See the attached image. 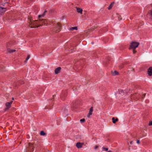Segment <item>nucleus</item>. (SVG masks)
Here are the masks:
<instances>
[{"label": "nucleus", "instance_id": "bb28decb", "mask_svg": "<svg viewBox=\"0 0 152 152\" xmlns=\"http://www.w3.org/2000/svg\"><path fill=\"white\" fill-rule=\"evenodd\" d=\"M148 125L149 126H152V121L149 122Z\"/></svg>", "mask_w": 152, "mask_h": 152}, {"label": "nucleus", "instance_id": "c9c22d12", "mask_svg": "<svg viewBox=\"0 0 152 152\" xmlns=\"http://www.w3.org/2000/svg\"><path fill=\"white\" fill-rule=\"evenodd\" d=\"M2 5L3 6H4V4H3H3H2Z\"/></svg>", "mask_w": 152, "mask_h": 152}, {"label": "nucleus", "instance_id": "f8f14e48", "mask_svg": "<svg viewBox=\"0 0 152 152\" xmlns=\"http://www.w3.org/2000/svg\"><path fill=\"white\" fill-rule=\"evenodd\" d=\"M93 111V107H91L90 109L89 113L88 115V116L89 115H91L92 114V113Z\"/></svg>", "mask_w": 152, "mask_h": 152}, {"label": "nucleus", "instance_id": "0eeeda50", "mask_svg": "<svg viewBox=\"0 0 152 152\" xmlns=\"http://www.w3.org/2000/svg\"><path fill=\"white\" fill-rule=\"evenodd\" d=\"M61 68L60 67H58L56 68L55 70V73L56 74H57L59 73L60 72Z\"/></svg>", "mask_w": 152, "mask_h": 152}, {"label": "nucleus", "instance_id": "f03ea898", "mask_svg": "<svg viewBox=\"0 0 152 152\" xmlns=\"http://www.w3.org/2000/svg\"><path fill=\"white\" fill-rule=\"evenodd\" d=\"M61 26L59 23H57L56 25H54V28L52 29V31L57 33L59 32L61 30Z\"/></svg>", "mask_w": 152, "mask_h": 152}, {"label": "nucleus", "instance_id": "a211bd4d", "mask_svg": "<svg viewBox=\"0 0 152 152\" xmlns=\"http://www.w3.org/2000/svg\"><path fill=\"white\" fill-rule=\"evenodd\" d=\"M30 57V56L29 55H28L26 58L25 60V63H26L27 62V61L29 58Z\"/></svg>", "mask_w": 152, "mask_h": 152}, {"label": "nucleus", "instance_id": "39448f33", "mask_svg": "<svg viewBox=\"0 0 152 152\" xmlns=\"http://www.w3.org/2000/svg\"><path fill=\"white\" fill-rule=\"evenodd\" d=\"M139 45V43L135 42H132L131 43L129 49H135L137 48Z\"/></svg>", "mask_w": 152, "mask_h": 152}, {"label": "nucleus", "instance_id": "412c9836", "mask_svg": "<svg viewBox=\"0 0 152 152\" xmlns=\"http://www.w3.org/2000/svg\"><path fill=\"white\" fill-rule=\"evenodd\" d=\"M40 135H45V133L43 131H41L40 132Z\"/></svg>", "mask_w": 152, "mask_h": 152}, {"label": "nucleus", "instance_id": "b1692460", "mask_svg": "<svg viewBox=\"0 0 152 152\" xmlns=\"http://www.w3.org/2000/svg\"><path fill=\"white\" fill-rule=\"evenodd\" d=\"M148 14H150L151 16H152V10H150L148 12Z\"/></svg>", "mask_w": 152, "mask_h": 152}, {"label": "nucleus", "instance_id": "4468645a", "mask_svg": "<svg viewBox=\"0 0 152 152\" xmlns=\"http://www.w3.org/2000/svg\"><path fill=\"white\" fill-rule=\"evenodd\" d=\"M47 12L46 11H45L43 14L41 15H38V18H41V17H43L45 15V13Z\"/></svg>", "mask_w": 152, "mask_h": 152}, {"label": "nucleus", "instance_id": "473e14b6", "mask_svg": "<svg viewBox=\"0 0 152 152\" xmlns=\"http://www.w3.org/2000/svg\"><path fill=\"white\" fill-rule=\"evenodd\" d=\"M107 152H111V151H107Z\"/></svg>", "mask_w": 152, "mask_h": 152}, {"label": "nucleus", "instance_id": "cd10ccee", "mask_svg": "<svg viewBox=\"0 0 152 152\" xmlns=\"http://www.w3.org/2000/svg\"><path fill=\"white\" fill-rule=\"evenodd\" d=\"M137 143L138 144H140V140H137Z\"/></svg>", "mask_w": 152, "mask_h": 152}, {"label": "nucleus", "instance_id": "aec40b11", "mask_svg": "<svg viewBox=\"0 0 152 152\" xmlns=\"http://www.w3.org/2000/svg\"><path fill=\"white\" fill-rule=\"evenodd\" d=\"M80 122L81 123H83L85 122V119H80Z\"/></svg>", "mask_w": 152, "mask_h": 152}, {"label": "nucleus", "instance_id": "393cba45", "mask_svg": "<svg viewBox=\"0 0 152 152\" xmlns=\"http://www.w3.org/2000/svg\"><path fill=\"white\" fill-rule=\"evenodd\" d=\"M71 29H72V30H74V29L77 30V27H76V26L74 27H72L71 28Z\"/></svg>", "mask_w": 152, "mask_h": 152}, {"label": "nucleus", "instance_id": "ddd939ff", "mask_svg": "<svg viewBox=\"0 0 152 152\" xmlns=\"http://www.w3.org/2000/svg\"><path fill=\"white\" fill-rule=\"evenodd\" d=\"M76 8L77 9V11L78 12L80 13L81 14H82L83 12V10L82 9L79 8H77V7H76Z\"/></svg>", "mask_w": 152, "mask_h": 152}, {"label": "nucleus", "instance_id": "f704fd0d", "mask_svg": "<svg viewBox=\"0 0 152 152\" xmlns=\"http://www.w3.org/2000/svg\"><path fill=\"white\" fill-rule=\"evenodd\" d=\"M12 100H14V98H12Z\"/></svg>", "mask_w": 152, "mask_h": 152}, {"label": "nucleus", "instance_id": "6e6552de", "mask_svg": "<svg viewBox=\"0 0 152 152\" xmlns=\"http://www.w3.org/2000/svg\"><path fill=\"white\" fill-rule=\"evenodd\" d=\"M148 73L150 76L152 75V67H150L148 69Z\"/></svg>", "mask_w": 152, "mask_h": 152}, {"label": "nucleus", "instance_id": "2f4dec72", "mask_svg": "<svg viewBox=\"0 0 152 152\" xmlns=\"http://www.w3.org/2000/svg\"><path fill=\"white\" fill-rule=\"evenodd\" d=\"M12 101H11L10 102H9V103H11V104H12Z\"/></svg>", "mask_w": 152, "mask_h": 152}, {"label": "nucleus", "instance_id": "9b49d317", "mask_svg": "<svg viewBox=\"0 0 152 152\" xmlns=\"http://www.w3.org/2000/svg\"><path fill=\"white\" fill-rule=\"evenodd\" d=\"M67 95V93L66 91H64L62 93L61 95V97L62 98H65L66 96Z\"/></svg>", "mask_w": 152, "mask_h": 152}, {"label": "nucleus", "instance_id": "72a5a7b5", "mask_svg": "<svg viewBox=\"0 0 152 152\" xmlns=\"http://www.w3.org/2000/svg\"><path fill=\"white\" fill-rule=\"evenodd\" d=\"M57 23H56V24H55V23H54V25H56V24H57Z\"/></svg>", "mask_w": 152, "mask_h": 152}, {"label": "nucleus", "instance_id": "c756f323", "mask_svg": "<svg viewBox=\"0 0 152 152\" xmlns=\"http://www.w3.org/2000/svg\"><path fill=\"white\" fill-rule=\"evenodd\" d=\"M130 143L131 144H132V141H131Z\"/></svg>", "mask_w": 152, "mask_h": 152}, {"label": "nucleus", "instance_id": "2eb2a0df", "mask_svg": "<svg viewBox=\"0 0 152 152\" xmlns=\"http://www.w3.org/2000/svg\"><path fill=\"white\" fill-rule=\"evenodd\" d=\"M112 120H113V122L114 124L118 120V118H116L115 119V118L113 117L112 118Z\"/></svg>", "mask_w": 152, "mask_h": 152}, {"label": "nucleus", "instance_id": "7ed1b4c3", "mask_svg": "<svg viewBox=\"0 0 152 152\" xmlns=\"http://www.w3.org/2000/svg\"><path fill=\"white\" fill-rule=\"evenodd\" d=\"M35 145L31 143H29L28 147L26 148L27 152H33L34 150V147Z\"/></svg>", "mask_w": 152, "mask_h": 152}, {"label": "nucleus", "instance_id": "4be33fe9", "mask_svg": "<svg viewBox=\"0 0 152 152\" xmlns=\"http://www.w3.org/2000/svg\"><path fill=\"white\" fill-rule=\"evenodd\" d=\"M132 52L133 54H135L137 52V51L135 50V49H132Z\"/></svg>", "mask_w": 152, "mask_h": 152}, {"label": "nucleus", "instance_id": "6ab92c4d", "mask_svg": "<svg viewBox=\"0 0 152 152\" xmlns=\"http://www.w3.org/2000/svg\"><path fill=\"white\" fill-rule=\"evenodd\" d=\"M114 3V2H113L112 3H111V4L109 6L108 9V10H110L112 7V4H113Z\"/></svg>", "mask_w": 152, "mask_h": 152}, {"label": "nucleus", "instance_id": "20e7f679", "mask_svg": "<svg viewBox=\"0 0 152 152\" xmlns=\"http://www.w3.org/2000/svg\"><path fill=\"white\" fill-rule=\"evenodd\" d=\"M51 22L50 21L47 20H46L39 19V24L41 25H46L47 26L51 25Z\"/></svg>", "mask_w": 152, "mask_h": 152}, {"label": "nucleus", "instance_id": "a878e982", "mask_svg": "<svg viewBox=\"0 0 152 152\" xmlns=\"http://www.w3.org/2000/svg\"><path fill=\"white\" fill-rule=\"evenodd\" d=\"M19 83H20V84H22L24 83V82L23 80H21L20 81Z\"/></svg>", "mask_w": 152, "mask_h": 152}, {"label": "nucleus", "instance_id": "1a4fd4ad", "mask_svg": "<svg viewBox=\"0 0 152 152\" xmlns=\"http://www.w3.org/2000/svg\"><path fill=\"white\" fill-rule=\"evenodd\" d=\"M5 104L7 107L5 109L4 111H7L11 106V103H9V102H7Z\"/></svg>", "mask_w": 152, "mask_h": 152}, {"label": "nucleus", "instance_id": "c85d7f7f", "mask_svg": "<svg viewBox=\"0 0 152 152\" xmlns=\"http://www.w3.org/2000/svg\"><path fill=\"white\" fill-rule=\"evenodd\" d=\"M145 96V94H143V95H142V98H143V97H144Z\"/></svg>", "mask_w": 152, "mask_h": 152}, {"label": "nucleus", "instance_id": "9d476101", "mask_svg": "<svg viewBox=\"0 0 152 152\" xmlns=\"http://www.w3.org/2000/svg\"><path fill=\"white\" fill-rule=\"evenodd\" d=\"M83 144V143L78 142L76 144V146L78 148H80L82 147Z\"/></svg>", "mask_w": 152, "mask_h": 152}, {"label": "nucleus", "instance_id": "423d86ee", "mask_svg": "<svg viewBox=\"0 0 152 152\" xmlns=\"http://www.w3.org/2000/svg\"><path fill=\"white\" fill-rule=\"evenodd\" d=\"M0 14L1 15H3L4 13L6 11V8L2 7L1 6L0 7Z\"/></svg>", "mask_w": 152, "mask_h": 152}, {"label": "nucleus", "instance_id": "7c9ffc66", "mask_svg": "<svg viewBox=\"0 0 152 152\" xmlns=\"http://www.w3.org/2000/svg\"><path fill=\"white\" fill-rule=\"evenodd\" d=\"M98 148V147L97 146H95V149L97 148Z\"/></svg>", "mask_w": 152, "mask_h": 152}, {"label": "nucleus", "instance_id": "5701e85b", "mask_svg": "<svg viewBox=\"0 0 152 152\" xmlns=\"http://www.w3.org/2000/svg\"><path fill=\"white\" fill-rule=\"evenodd\" d=\"M102 148L103 150H104L106 151H107L108 149V148H105L104 147H103Z\"/></svg>", "mask_w": 152, "mask_h": 152}, {"label": "nucleus", "instance_id": "f3484780", "mask_svg": "<svg viewBox=\"0 0 152 152\" xmlns=\"http://www.w3.org/2000/svg\"><path fill=\"white\" fill-rule=\"evenodd\" d=\"M118 74V72L116 71H115L113 73V75H117Z\"/></svg>", "mask_w": 152, "mask_h": 152}, {"label": "nucleus", "instance_id": "dca6fc26", "mask_svg": "<svg viewBox=\"0 0 152 152\" xmlns=\"http://www.w3.org/2000/svg\"><path fill=\"white\" fill-rule=\"evenodd\" d=\"M8 51L10 53H12L14 52L15 51V50H11V49L8 50Z\"/></svg>", "mask_w": 152, "mask_h": 152}, {"label": "nucleus", "instance_id": "f257e3e1", "mask_svg": "<svg viewBox=\"0 0 152 152\" xmlns=\"http://www.w3.org/2000/svg\"><path fill=\"white\" fill-rule=\"evenodd\" d=\"M28 21L29 23V27L31 28H34L37 27V25L39 24V20H32L31 18H28Z\"/></svg>", "mask_w": 152, "mask_h": 152}, {"label": "nucleus", "instance_id": "e433bc0d", "mask_svg": "<svg viewBox=\"0 0 152 152\" xmlns=\"http://www.w3.org/2000/svg\"><path fill=\"white\" fill-rule=\"evenodd\" d=\"M2 5L3 6H4V4H3H3H2Z\"/></svg>", "mask_w": 152, "mask_h": 152}]
</instances>
